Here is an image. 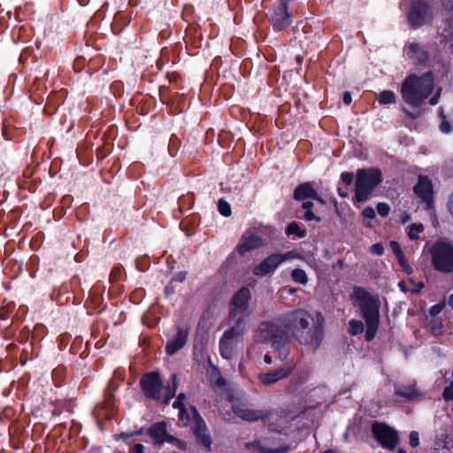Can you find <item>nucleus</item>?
I'll return each instance as SVG.
<instances>
[{
	"label": "nucleus",
	"instance_id": "obj_1",
	"mask_svg": "<svg viewBox=\"0 0 453 453\" xmlns=\"http://www.w3.org/2000/svg\"><path fill=\"white\" fill-rule=\"evenodd\" d=\"M311 314L303 309L295 310L286 315L282 325L276 322H263L258 328L257 337L263 341H273V347L279 351L281 359L288 356L285 348L289 332L301 344L310 346L316 350L322 342L320 329L309 328Z\"/></svg>",
	"mask_w": 453,
	"mask_h": 453
},
{
	"label": "nucleus",
	"instance_id": "obj_2",
	"mask_svg": "<svg viewBox=\"0 0 453 453\" xmlns=\"http://www.w3.org/2000/svg\"><path fill=\"white\" fill-rule=\"evenodd\" d=\"M434 90V76L431 72L422 76L410 75L402 84L403 100L412 106L418 107Z\"/></svg>",
	"mask_w": 453,
	"mask_h": 453
},
{
	"label": "nucleus",
	"instance_id": "obj_3",
	"mask_svg": "<svg viewBox=\"0 0 453 453\" xmlns=\"http://www.w3.org/2000/svg\"><path fill=\"white\" fill-rule=\"evenodd\" d=\"M381 181V172L378 168L358 169L355 183L356 201L357 203L366 202Z\"/></svg>",
	"mask_w": 453,
	"mask_h": 453
},
{
	"label": "nucleus",
	"instance_id": "obj_4",
	"mask_svg": "<svg viewBox=\"0 0 453 453\" xmlns=\"http://www.w3.org/2000/svg\"><path fill=\"white\" fill-rule=\"evenodd\" d=\"M245 331L243 318L236 319L234 324L226 330L219 340V353L225 359H231L237 351L242 336Z\"/></svg>",
	"mask_w": 453,
	"mask_h": 453
},
{
	"label": "nucleus",
	"instance_id": "obj_5",
	"mask_svg": "<svg viewBox=\"0 0 453 453\" xmlns=\"http://www.w3.org/2000/svg\"><path fill=\"white\" fill-rule=\"evenodd\" d=\"M431 263L434 270L453 273V245L447 241H436L429 249Z\"/></svg>",
	"mask_w": 453,
	"mask_h": 453
},
{
	"label": "nucleus",
	"instance_id": "obj_6",
	"mask_svg": "<svg viewBox=\"0 0 453 453\" xmlns=\"http://www.w3.org/2000/svg\"><path fill=\"white\" fill-rule=\"evenodd\" d=\"M351 300L360 308L365 323L380 321L378 298L371 296L365 289L356 287L351 295Z\"/></svg>",
	"mask_w": 453,
	"mask_h": 453
},
{
	"label": "nucleus",
	"instance_id": "obj_7",
	"mask_svg": "<svg viewBox=\"0 0 453 453\" xmlns=\"http://www.w3.org/2000/svg\"><path fill=\"white\" fill-rule=\"evenodd\" d=\"M372 434L384 449L393 450L398 444L397 432L386 423L374 422L372 425Z\"/></svg>",
	"mask_w": 453,
	"mask_h": 453
},
{
	"label": "nucleus",
	"instance_id": "obj_8",
	"mask_svg": "<svg viewBox=\"0 0 453 453\" xmlns=\"http://www.w3.org/2000/svg\"><path fill=\"white\" fill-rule=\"evenodd\" d=\"M245 449L250 453H287L290 450V446L281 444L274 439L264 438L247 442Z\"/></svg>",
	"mask_w": 453,
	"mask_h": 453
},
{
	"label": "nucleus",
	"instance_id": "obj_9",
	"mask_svg": "<svg viewBox=\"0 0 453 453\" xmlns=\"http://www.w3.org/2000/svg\"><path fill=\"white\" fill-rule=\"evenodd\" d=\"M182 426H189L197 441L205 448L210 449L211 440L206 434V425L195 407H191V416H187V419L182 423Z\"/></svg>",
	"mask_w": 453,
	"mask_h": 453
},
{
	"label": "nucleus",
	"instance_id": "obj_10",
	"mask_svg": "<svg viewBox=\"0 0 453 453\" xmlns=\"http://www.w3.org/2000/svg\"><path fill=\"white\" fill-rule=\"evenodd\" d=\"M408 20L412 28H418L433 20L429 5L424 1L414 2L408 14Z\"/></svg>",
	"mask_w": 453,
	"mask_h": 453
},
{
	"label": "nucleus",
	"instance_id": "obj_11",
	"mask_svg": "<svg viewBox=\"0 0 453 453\" xmlns=\"http://www.w3.org/2000/svg\"><path fill=\"white\" fill-rule=\"evenodd\" d=\"M147 434L151 439L154 440L155 444L159 446L163 445L165 442H168L175 445L177 448L182 450H185L187 448V445L184 441L179 440L176 437H173V435H170L167 433L165 422L155 423L148 429Z\"/></svg>",
	"mask_w": 453,
	"mask_h": 453
},
{
	"label": "nucleus",
	"instance_id": "obj_12",
	"mask_svg": "<svg viewBox=\"0 0 453 453\" xmlns=\"http://www.w3.org/2000/svg\"><path fill=\"white\" fill-rule=\"evenodd\" d=\"M270 20L276 31L283 30L291 24L292 15L288 12L287 0L279 1L271 13Z\"/></svg>",
	"mask_w": 453,
	"mask_h": 453
},
{
	"label": "nucleus",
	"instance_id": "obj_13",
	"mask_svg": "<svg viewBox=\"0 0 453 453\" xmlns=\"http://www.w3.org/2000/svg\"><path fill=\"white\" fill-rule=\"evenodd\" d=\"M232 410L237 417L248 422H255L258 420L269 421L273 416L272 411L250 409L246 405L241 403L233 404Z\"/></svg>",
	"mask_w": 453,
	"mask_h": 453
},
{
	"label": "nucleus",
	"instance_id": "obj_14",
	"mask_svg": "<svg viewBox=\"0 0 453 453\" xmlns=\"http://www.w3.org/2000/svg\"><path fill=\"white\" fill-rule=\"evenodd\" d=\"M251 293L248 288H242L232 298L230 318H243L249 309Z\"/></svg>",
	"mask_w": 453,
	"mask_h": 453
},
{
	"label": "nucleus",
	"instance_id": "obj_15",
	"mask_svg": "<svg viewBox=\"0 0 453 453\" xmlns=\"http://www.w3.org/2000/svg\"><path fill=\"white\" fill-rule=\"evenodd\" d=\"M141 387L144 395L150 399H158L163 383L157 372L146 373L141 379Z\"/></svg>",
	"mask_w": 453,
	"mask_h": 453
},
{
	"label": "nucleus",
	"instance_id": "obj_16",
	"mask_svg": "<svg viewBox=\"0 0 453 453\" xmlns=\"http://www.w3.org/2000/svg\"><path fill=\"white\" fill-rule=\"evenodd\" d=\"M280 265H281L280 253H273L265 258L260 264L254 266L252 273L258 277L273 274Z\"/></svg>",
	"mask_w": 453,
	"mask_h": 453
},
{
	"label": "nucleus",
	"instance_id": "obj_17",
	"mask_svg": "<svg viewBox=\"0 0 453 453\" xmlns=\"http://www.w3.org/2000/svg\"><path fill=\"white\" fill-rule=\"evenodd\" d=\"M188 329L183 326H177L176 334L168 340L165 345V352L172 356L181 349L188 342Z\"/></svg>",
	"mask_w": 453,
	"mask_h": 453
},
{
	"label": "nucleus",
	"instance_id": "obj_18",
	"mask_svg": "<svg viewBox=\"0 0 453 453\" xmlns=\"http://www.w3.org/2000/svg\"><path fill=\"white\" fill-rule=\"evenodd\" d=\"M294 199L303 201L305 199H313L321 203L326 204V201L318 194L311 182H303L298 185L294 191Z\"/></svg>",
	"mask_w": 453,
	"mask_h": 453
},
{
	"label": "nucleus",
	"instance_id": "obj_19",
	"mask_svg": "<svg viewBox=\"0 0 453 453\" xmlns=\"http://www.w3.org/2000/svg\"><path fill=\"white\" fill-rule=\"evenodd\" d=\"M262 245V239L255 233L248 231L241 238L237 245V250L241 255H244Z\"/></svg>",
	"mask_w": 453,
	"mask_h": 453
},
{
	"label": "nucleus",
	"instance_id": "obj_20",
	"mask_svg": "<svg viewBox=\"0 0 453 453\" xmlns=\"http://www.w3.org/2000/svg\"><path fill=\"white\" fill-rule=\"evenodd\" d=\"M417 196L421 198L428 206L433 203L432 181L426 176H419L418 184L414 187Z\"/></svg>",
	"mask_w": 453,
	"mask_h": 453
},
{
	"label": "nucleus",
	"instance_id": "obj_21",
	"mask_svg": "<svg viewBox=\"0 0 453 453\" xmlns=\"http://www.w3.org/2000/svg\"><path fill=\"white\" fill-rule=\"evenodd\" d=\"M292 372L290 367H282L279 370L265 373H259L257 379L264 385H272L287 378Z\"/></svg>",
	"mask_w": 453,
	"mask_h": 453
},
{
	"label": "nucleus",
	"instance_id": "obj_22",
	"mask_svg": "<svg viewBox=\"0 0 453 453\" xmlns=\"http://www.w3.org/2000/svg\"><path fill=\"white\" fill-rule=\"evenodd\" d=\"M406 54L409 58H416L419 62H425L427 59L426 50L417 42H410L406 48Z\"/></svg>",
	"mask_w": 453,
	"mask_h": 453
},
{
	"label": "nucleus",
	"instance_id": "obj_23",
	"mask_svg": "<svg viewBox=\"0 0 453 453\" xmlns=\"http://www.w3.org/2000/svg\"><path fill=\"white\" fill-rule=\"evenodd\" d=\"M395 394L407 399H414L418 396V392L413 386H397Z\"/></svg>",
	"mask_w": 453,
	"mask_h": 453
},
{
	"label": "nucleus",
	"instance_id": "obj_24",
	"mask_svg": "<svg viewBox=\"0 0 453 453\" xmlns=\"http://www.w3.org/2000/svg\"><path fill=\"white\" fill-rule=\"evenodd\" d=\"M424 230H425V227H424L423 224H421V223L411 224L408 227V232H407L408 237L411 240H418L419 238V234L421 233H423Z\"/></svg>",
	"mask_w": 453,
	"mask_h": 453
},
{
	"label": "nucleus",
	"instance_id": "obj_25",
	"mask_svg": "<svg viewBox=\"0 0 453 453\" xmlns=\"http://www.w3.org/2000/svg\"><path fill=\"white\" fill-rule=\"evenodd\" d=\"M395 94L391 90H384L380 93L378 101L380 104H388L395 103Z\"/></svg>",
	"mask_w": 453,
	"mask_h": 453
},
{
	"label": "nucleus",
	"instance_id": "obj_26",
	"mask_svg": "<svg viewBox=\"0 0 453 453\" xmlns=\"http://www.w3.org/2000/svg\"><path fill=\"white\" fill-rule=\"evenodd\" d=\"M313 206V203L310 201L303 202L302 204V207L306 211L303 218L307 221L316 220L317 222H319L321 219L319 217H317L311 211V208Z\"/></svg>",
	"mask_w": 453,
	"mask_h": 453
},
{
	"label": "nucleus",
	"instance_id": "obj_27",
	"mask_svg": "<svg viewBox=\"0 0 453 453\" xmlns=\"http://www.w3.org/2000/svg\"><path fill=\"white\" fill-rule=\"evenodd\" d=\"M292 280L299 284L305 285L308 282V277L304 270L295 269L291 273Z\"/></svg>",
	"mask_w": 453,
	"mask_h": 453
},
{
	"label": "nucleus",
	"instance_id": "obj_28",
	"mask_svg": "<svg viewBox=\"0 0 453 453\" xmlns=\"http://www.w3.org/2000/svg\"><path fill=\"white\" fill-rule=\"evenodd\" d=\"M173 407L180 410L179 419L181 423L186 421L187 416H191V408L189 409V411L186 410L184 407V403L181 401H179L178 399H176V401L173 403Z\"/></svg>",
	"mask_w": 453,
	"mask_h": 453
},
{
	"label": "nucleus",
	"instance_id": "obj_29",
	"mask_svg": "<svg viewBox=\"0 0 453 453\" xmlns=\"http://www.w3.org/2000/svg\"><path fill=\"white\" fill-rule=\"evenodd\" d=\"M286 234L288 235L296 234L299 238H303L306 235V231L304 229H300L299 225L293 221L288 226Z\"/></svg>",
	"mask_w": 453,
	"mask_h": 453
},
{
	"label": "nucleus",
	"instance_id": "obj_30",
	"mask_svg": "<svg viewBox=\"0 0 453 453\" xmlns=\"http://www.w3.org/2000/svg\"><path fill=\"white\" fill-rule=\"evenodd\" d=\"M366 332H365V339L367 341H372L377 333L379 327V321L376 322H366Z\"/></svg>",
	"mask_w": 453,
	"mask_h": 453
},
{
	"label": "nucleus",
	"instance_id": "obj_31",
	"mask_svg": "<svg viewBox=\"0 0 453 453\" xmlns=\"http://www.w3.org/2000/svg\"><path fill=\"white\" fill-rule=\"evenodd\" d=\"M349 334L352 335H357L364 331L363 322L360 320L351 319L349 322Z\"/></svg>",
	"mask_w": 453,
	"mask_h": 453
},
{
	"label": "nucleus",
	"instance_id": "obj_32",
	"mask_svg": "<svg viewBox=\"0 0 453 453\" xmlns=\"http://www.w3.org/2000/svg\"><path fill=\"white\" fill-rule=\"evenodd\" d=\"M218 210L224 217H229L232 213L230 204L223 198L219 199L218 202Z\"/></svg>",
	"mask_w": 453,
	"mask_h": 453
},
{
	"label": "nucleus",
	"instance_id": "obj_33",
	"mask_svg": "<svg viewBox=\"0 0 453 453\" xmlns=\"http://www.w3.org/2000/svg\"><path fill=\"white\" fill-rule=\"evenodd\" d=\"M295 258L303 259V256L300 253L294 251V250L288 251L286 253H280V259L281 264L287 260L295 259Z\"/></svg>",
	"mask_w": 453,
	"mask_h": 453
},
{
	"label": "nucleus",
	"instance_id": "obj_34",
	"mask_svg": "<svg viewBox=\"0 0 453 453\" xmlns=\"http://www.w3.org/2000/svg\"><path fill=\"white\" fill-rule=\"evenodd\" d=\"M397 261H398L400 267L406 274L410 275L412 273L413 270H412L411 266L409 265L404 254L400 256L399 257H397Z\"/></svg>",
	"mask_w": 453,
	"mask_h": 453
},
{
	"label": "nucleus",
	"instance_id": "obj_35",
	"mask_svg": "<svg viewBox=\"0 0 453 453\" xmlns=\"http://www.w3.org/2000/svg\"><path fill=\"white\" fill-rule=\"evenodd\" d=\"M376 210L380 216L387 217L390 212V206L386 203H379Z\"/></svg>",
	"mask_w": 453,
	"mask_h": 453
},
{
	"label": "nucleus",
	"instance_id": "obj_36",
	"mask_svg": "<svg viewBox=\"0 0 453 453\" xmlns=\"http://www.w3.org/2000/svg\"><path fill=\"white\" fill-rule=\"evenodd\" d=\"M325 323V318L321 312L316 313V326H314L311 329H320L322 334V338L324 337L323 326Z\"/></svg>",
	"mask_w": 453,
	"mask_h": 453
},
{
	"label": "nucleus",
	"instance_id": "obj_37",
	"mask_svg": "<svg viewBox=\"0 0 453 453\" xmlns=\"http://www.w3.org/2000/svg\"><path fill=\"white\" fill-rule=\"evenodd\" d=\"M444 307H445L444 302L434 304L430 308L429 313L432 317L437 316L438 314H440L442 311Z\"/></svg>",
	"mask_w": 453,
	"mask_h": 453
},
{
	"label": "nucleus",
	"instance_id": "obj_38",
	"mask_svg": "<svg viewBox=\"0 0 453 453\" xmlns=\"http://www.w3.org/2000/svg\"><path fill=\"white\" fill-rule=\"evenodd\" d=\"M440 115H441V117L442 119V122H441V124L440 126V129H441V131L442 133L448 134V133L450 132L451 127H450L449 123L445 120V116H444V113H443L442 111H441Z\"/></svg>",
	"mask_w": 453,
	"mask_h": 453
},
{
	"label": "nucleus",
	"instance_id": "obj_39",
	"mask_svg": "<svg viewBox=\"0 0 453 453\" xmlns=\"http://www.w3.org/2000/svg\"><path fill=\"white\" fill-rule=\"evenodd\" d=\"M441 36L443 37L444 42L446 45H448L449 49L453 50V32L445 34V31H443Z\"/></svg>",
	"mask_w": 453,
	"mask_h": 453
},
{
	"label": "nucleus",
	"instance_id": "obj_40",
	"mask_svg": "<svg viewBox=\"0 0 453 453\" xmlns=\"http://www.w3.org/2000/svg\"><path fill=\"white\" fill-rule=\"evenodd\" d=\"M389 245H390L392 251L395 255L396 258L399 257L400 256L403 255V252L400 247V244L396 241H391Z\"/></svg>",
	"mask_w": 453,
	"mask_h": 453
},
{
	"label": "nucleus",
	"instance_id": "obj_41",
	"mask_svg": "<svg viewBox=\"0 0 453 453\" xmlns=\"http://www.w3.org/2000/svg\"><path fill=\"white\" fill-rule=\"evenodd\" d=\"M442 395L446 401L453 400V381H451L449 386L445 388Z\"/></svg>",
	"mask_w": 453,
	"mask_h": 453
},
{
	"label": "nucleus",
	"instance_id": "obj_42",
	"mask_svg": "<svg viewBox=\"0 0 453 453\" xmlns=\"http://www.w3.org/2000/svg\"><path fill=\"white\" fill-rule=\"evenodd\" d=\"M370 251L374 255L382 256L384 253V248L380 243H375L370 247Z\"/></svg>",
	"mask_w": 453,
	"mask_h": 453
},
{
	"label": "nucleus",
	"instance_id": "obj_43",
	"mask_svg": "<svg viewBox=\"0 0 453 453\" xmlns=\"http://www.w3.org/2000/svg\"><path fill=\"white\" fill-rule=\"evenodd\" d=\"M410 445L413 448H416L419 444L418 433L416 431H412L410 434Z\"/></svg>",
	"mask_w": 453,
	"mask_h": 453
},
{
	"label": "nucleus",
	"instance_id": "obj_44",
	"mask_svg": "<svg viewBox=\"0 0 453 453\" xmlns=\"http://www.w3.org/2000/svg\"><path fill=\"white\" fill-rule=\"evenodd\" d=\"M341 180L346 185H350L353 182V173L349 172H344L341 174Z\"/></svg>",
	"mask_w": 453,
	"mask_h": 453
},
{
	"label": "nucleus",
	"instance_id": "obj_45",
	"mask_svg": "<svg viewBox=\"0 0 453 453\" xmlns=\"http://www.w3.org/2000/svg\"><path fill=\"white\" fill-rule=\"evenodd\" d=\"M173 388H168L167 390V399L173 398L175 395L177 389L176 377L173 375L172 378Z\"/></svg>",
	"mask_w": 453,
	"mask_h": 453
},
{
	"label": "nucleus",
	"instance_id": "obj_46",
	"mask_svg": "<svg viewBox=\"0 0 453 453\" xmlns=\"http://www.w3.org/2000/svg\"><path fill=\"white\" fill-rule=\"evenodd\" d=\"M363 216L366 219H372L375 218L376 213L373 208L372 207H366L363 211Z\"/></svg>",
	"mask_w": 453,
	"mask_h": 453
},
{
	"label": "nucleus",
	"instance_id": "obj_47",
	"mask_svg": "<svg viewBox=\"0 0 453 453\" xmlns=\"http://www.w3.org/2000/svg\"><path fill=\"white\" fill-rule=\"evenodd\" d=\"M410 282L414 285V288L411 289L412 293L418 294L425 287L423 282L415 283L412 280H410Z\"/></svg>",
	"mask_w": 453,
	"mask_h": 453
},
{
	"label": "nucleus",
	"instance_id": "obj_48",
	"mask_svg": "<svg viewBox=\"0 0 453 453\" xmlns=\"http://www.w3.org/2000/svg\"><path fill=\"white\" fill-rule=\"evenodd\" d=\"M214 385L218 388H223L226 386V380L219 373L214 381Z\"/></svg>",
	"mask_w": 453,
	"mask_h": 453
},
{
	"label": "nucleus",
	"instance_id": "obj_49",
	"mask_svg": "<svg viewBox=\"0 0 453 453\" xmlns=\"http://www.w3.org/2000/svg\"><path fill=\"white\" fill-rule=\"evenodd\" d=\"M441 88H439L435 95L432 96L429 100V103L431 105H435L438 103L439 97L441 96Z\"/></svg>",
	"mask_w": 453,
	"mask_h": 453
},
{
	"label": "nucleus",
	"instance_id": "obj_50",
	"mask_svg": "<svg viewBox=\"0 0 453 453\" xmlns=\"http://www.w3.org/2000/svg\"><path fill=\"white\" fill-rule=\"evenodd\" d=\"M144 447L141 443L135 444L134 447L131 448V453H143Z\"/></svg>",
	"mask_w": 453,
	"mask_h": 453
},
{
	"label": "nucleus",
	"instance_id": "obj_51",
	"mask_svg": "<svg viewBox=\"0 0 453 453\" xmlns=\"http://www.w3.org/2000/svg\"><path fill=\"white\" fill-rule=\"evenodd\" d=\"M342 99H343V102L345 104H347V105L350 104V103L352 101L351 94L348 91L344 92Z\"/></svg>",
	"mask_w": 453,
	"mask_h": 453
},
{
	"label": "nucleus",
	"instance_id": "obj_52",
	"mask_svg": "<svg viewBox=\"0 0 453 453\" xmlns=\"http://www.w3.org/2000/svg\"><path fill=\"white\" fill-rule=\"evenodd\" d=\"M442 3V5L448 9L452 11L453 10V0H441Z\"/></svg>",
	"mask_w": 453,
	"mask_h": 453
},
{
	"label": "nucleus",
	"instance_id": "obj_53",
	"mask_svg": "<svg viewBox=\"0 0 453 453\" xmlns=\"http://www.w3.org/2000/svg\"><path fill=\"white\" fill-rule=\"evenodd\" d=\"M411 220V215L408 214V213H403L402 216H401V219H400V222L402 224H405L407 223L408 221Z\"/></svg>",
	"mask_w": 453,
	"mask_h": 453
},
{
	"label": "nucleus",
	"instance_id": "obj_54",
	"mask_svg": "<svg viewBox=\"0 0 453 453\" xmlns=\"http://www.w3.org/2000/svg\"><path fill=\"white\" fill-rule=\"evenodd\" d=\"M398 287L400 288V289L404 292V293H407L408 292V288L406 287V284L404 281H400L398 283Z\"/></svg>",
	"mask_w": 453,
	"mask_h": 453
},
{
	"label": "nucleus",
	"instance_id": "obj_55",
	"mask_svg": "<svg viewBox=\"0 0 453 453\" xmlns=\"http://www.w3.org/2000/svg\"><path fill=\"white\" fill-rule=\"evenodd\" d=\"M448 207H449V212L453 216V196L450 197V200L448 203Z\"/></svg>",
	"mask_w": 453,
	"mask_h": 453
},
{
	"label": "nucleus",
	"instance_id": "obj_56",
	"mask_svg": "<svg viewBox=\"0 0 453 453\" xmlns=\"http://www.w3.org/2000/svg\"><path fill=\"white\" fill-rule=\"evenodd\" d=\"M264 360L268 365L272 364V362H273V358L269 354L265 355Z\"/></svg>",
	"mask_w": 453,
	"mask_h": 453
},
{
	"label": "nucleus",
	"instance_id": "obj_57",
	"mask_svg": "<svg viewBox=\"0 0 453 453\" xmlns=\"http://www.w3.org/2000/svg\"><path fill=\"white\" fill-rule=\"evenodd\" d=\"M338 194L342 197H347L348 196V192L342 190V188H338Z\"/></svg>",
	"mask_w": 453,
	"mask_h": 453
},
{
	"label": "nucleus",
	"instance_id": "obj_58",
	"mask_svg": "<svg viewBox=\"0 0 453 453\" xmlns=\"http://www.w3.org/2000/svg\"><path fill=\"white\" fill-rule=\"evenodd\" d=\"M448 304L453 309V294L449 296Z\"/></svg>",
	"mask_w": 453,
	"mask_h": 453
},
{
	"label": "nucleus",
	"instance_id": "obj_59",
	"mask_svg": "<svg viewBox=\"0 0 453 453\" xmlns=\"http://www.w3.org/2000/svg\"><path fill=\"white\" fill-rule=\"evenodd\" d=\"M185 398H186V395H185V394H183V393L179 394V395L177 396V399H178L179 401H181L182 403H183V401L185 400Z\"/></svg>",
	"mask_w": 453,
	"mask_h": 453
},
{
	"label": "nucleus",
	"instance_id": "obj_60",
	"mask_svg": "<svg viewBox=\"0 0 453 453\" xmlns=\"http://www.w3.org/2000/svg\"><path fill=\"white\" fill-rule=\"evenodd\" d=\"M296 290L295 288H288V293H289V294H294V293H296Z\"/></svg>",
	"mask_w": 453,
	"mask_h": 453
},
{
	"label": "nucleus",
	"instance_id": "obj_61",
	"mask_svg": "<svg viewBox=\"0 0 453 453\" xmlns=\"http://www.w3.org/2000/svg\"><path fill=\"white\" fill-rule=\"evenodd\" d=\"M338 264H339V265H340V267H341V268H342V267H343V265H344V262H343L342 260H339V261H338Z\"/></svg>",
	"mask_w": 453,
	"mask_h": 453
},
{
	"label": "nucleus",
	"instance_id": "obj_62",
	"mask_svg": "<svg viewBox=\"0 0 453 453\" xmlns=\"http://www.w3.org/2000/svg\"><path fill=\"white\" fill-rule=\"evenodd\" d=\"M406 113L411 118V119H415L416 117L414 115H412L410 111H406Z\"/></svg>",
	"mask_w": 453,
	"mask_h": 453
},
{
	"label": "nucleus",
	"instance_id": "obj_63",
	"mask_svg": "<svg viewBox=\"0 0 453 453\" xmlns=\"http://www.w3.org/2000/svg\"><path fill=\"white\" fill-rule=\"evenodd\" d=\"M397 453H406V451H405V449H399L397 450Z\"/></svg>",
	"mask_w": 453,
	"mask_h": 453
},
{
	"label": "nucleus",
	"instance_id": "obj_64",
	"mask_svg": "<svg viewBox=\"0 0 453 453\" xmlns=\"http://www.w3.org/2000/svg\"><path fill=\"white\" fill-rule=\"evenodd\" d=\"M269 428H270V430H272V431H278L276 428L273 427V426H272V425H270V426H269Z\"/></svg>",
	"mask_w": 453,
	"mask_h": 453
}]
</instances>
